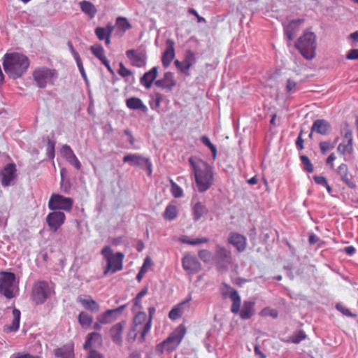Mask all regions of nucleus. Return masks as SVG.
I'll return each instance as SVG.
<instances>
[{
  "label": "nucleus",
  "instance_id": "f257e3e1",
  "mask_svg": "<svg viewBox=\"0 0 358 358\" xmlns=\"http://www.w3.org/2000/svg\"><path fill=\"white\" fill-rule=\"evenodd\" d=\"M189 162L192 169L199 192L207 191L214 181L213 168L205 161L196 157H190Z\"/></svg>",
  "mask_w": 358,
  "mask_h": 358
},
{
  "label": "nucleus",
  "instance_id": "f03ea898",
  "mask_svg": "<svg viewBox=\"0 0 358 358\" xmlns=\"http://www.w3.org/2000/svg\"><path fill=\"white\" fill-rule=\"evenodd\" d=\"M29 66V58L21 53H6L3 62V69L9 77L18 78L27 70Z\"/></svg>",
  "mask_w": 358,
  "mask_h": 358
},
{
  "label": "nucleus",
  "instance_id": "7ed1b4c3",
  "mask_svg": "<svg viewBox=\"0 0 358 358\" xmlns=\"http://www.w3.org/2000/svg\"><path fill=\"white\" fill-rule=\"evenodd\" d=\"M229 298L232 301L231 311L234 314H239L242 320H249L255 314V302L252 301H244L241 308V299L236 290H231Z\"/></svg>",
  "mask_w": 358,
  "mask_h": 358
},
{
  "label": "nucleus",
  "instance_id": "20e7f679",
  "mask_svg": "<svg viewBox=\"0 0 358 358\" xmlns=\"http://www.w3.org/2000/svg\"><path fill=\"white\" fill-rule=\"evenodd\" d=\"M295 47L306 59H313L317 48L315 34L311 31L304 32L296 42Z\"/></svg>",
  "mask_w": 358,
  "mask_h": 358
},
{
  "label": "nucleus",
  "instance_id": "39448f33",
  "mask_svg": "<svg viewBox=\"0 0 358 358\" xmlns=\"http://www.w3.org/2000/svg\"><path fill=\"white\" fill-rule=\"evenodd\" d=\"M101 254L107 262L106 268L103 271L104 275L109 272L114 273L122 269L124 256L122 252L113 253L110 247L106 246L102 249Z\"/></svg>",
  "mask_w": 358,
  "mask_h": 358
},
{
  "label": "nucleus",
  "instance_id": "423d86ee",
  "mask_svg": "<svg viewBox=\"0 0 358 358\" xmlns=\"http://www.w3.org/2000/svg\"><path fill=\"white\" fill-rule=\"evenodd\" d=\"M52 282L45 280L36 282L32 288L31 299L38 305L43 304L54 294Z\"/></svg>",
  "mask_w": 358,
  "mask_h": 358
},
{
  "label": "nucleus",
  "instance_id": "0eeeda50",
  "mask_svg": "<svg viewBox=\"0 0 358 358\" xmlns=\"http://www.w3.org/2000/svg\"><path fill=\"white\" fill-rule=\"evenodd\" d=\"M15 275L10 272L0 273V294L8 299L15 296L17 291Z\"/></svg>",
  "mask_w": 358,
  "mask_h": 358
},
{
  "label": "nucleus",
  "instance_id": "6e6552de",
  "mask_svg": "<svg viewBox=\"0 0 358 358\" xmlns=\"http://www.w3.org/2000/svg\"><path fill=\"white\" fill-rule=\"evenodd\" d=\"M34 80L38 87L43 89L52 83L53 80L57 78L56 71L46 67H40L36 69L32 73Z\"/></svg>",
  "mask_w": 358,
  "mask_h": 358
},
{
  "label": "nucleus",
  "instance_id": "1a4fd4ad",
  "mask_svg": "<svg viewBox=\"0 0 358 358\" xmlns=\"http://www.w3.org/2000/svg\"><path fill=\"white\" fill-rule=\"evenodd\" d=\"M232 260L230 250L223 245H216L214 252V262L218 270L227 271L229 265L232 263Z\"/></svg>",
  "mask_w": 358,
  "mask_h": 358
},
{
  "label": "nucleus",
  "instance_id": "9d476101",
  "mask_svg": "<svg viewBox=\"0 0 358 358\" xmlns=\"http://www.w3.org/2000/svg\"><path fill=\"white\" fill-rule=\"evenodd\" d=\"M147 321L148 317L145 312L139 311L135 315L133 320V326L128 334L129 341H134L138 333L141 334V338L143 341L145 339L146 335L143 336V334Z\"/></svg>",
  "mask_w": 358,
  "mask_h": 358
},
{
  "label": "nucleus",
  "instance_id": "9b49d317",
  "mask_svg": "<svg viewBox=\"0 0 358 358\" xmlns=\"http://www.w3.org/2000/svg\"><path fill=\"white\" fill-rule=\"evenodd\" d=\"M73 201L70 197H66L59 194H52L48 201V208L52 210H62L70 211L72 209Z\"/></svg>",
  "mask_w": 358,
  "mask_h": 358
},
{
  "label": "nucleus",
  "instance_id": "f8f14e48",
  "mask_svg": "<svg viewBox=\"0 0 358 358\" xmlns=\"http://www.w3.org/2000/svg\"><path fill=\"white\" fill-rule=\"evenodd\" d=\"M186 333L185 328L180 325L162 343L164 350L173 351L181 343Z\"/></svg>",
  "mask_w": 358,
  "mask_h": 358
},
{
  "label": "nucleus",
  "instance_id": "ddd939ff",
  "mask_svg": "<svg viewBox=\"0 0 358 358\" xmlns=\"http://www.w3.org/2000/svg\"><path fill=\"white\" fill-rule=\"evenodd\" d=\"M123 162L145 169L148 176L152 174V164L149 158L144 157L138 154H129L123 157Z\"/></svg>",
  "mask_w": 358,
  "mask_h": 358
},
{
  "label": "nucleus",
  "instance_id": "4468645a",
  "mask_svg": "<svg viewBox=\"0 0 358 358\" xmlns=\"http://www.w3.org/2000/svg\"><path fill=\"white\" fill-rule=\"evenodd\" d=\"M17 169L15 164L11 163L7 164L1 171V185L3 187H8L14 185L17 178Z\"/></svg>",
  "mask_w": 358,
  "mask_h": 358
},
{
  "label": "nucleus",
  "instance_id": "2eb2a0df",
  "mask_svg": "<svg viewBox=\"0 0 358 358\" xmlns=\"http://www.w3.org/2000/svg\"><path fill=\"white\" fill-rule=\"evenodd\" d=\"M352 141V131H347L345 133L343 143H341L337 147L338 152L344 157L345 161L348 160L347 155H351L354 152Z\"/></svg>",
  "mask_w": 358,
  "mask_h": 358
},
{
  "label": "nucleus",
  "instance_id": "dca6fc26",
  "mask_svg": "<svg viewBox=\"0 0 358 358\" xmlns=\"http://www.w3.org/2000/svg\"><path fill=\"white\" fill-rule=\"evenodd\" d=\"M66 220L65 214L59 210H53L48 214L46 222L51 230L56 232L64 223Z\"/></svg>",
  "mask_w": 358,
  "mask_h": 358
},
{
  "label": "nucleus",
  "instance_id": "f3484780",
  "mask_svg": "<svg viewBox=\"0 0 358 358\" xmlns=\"http://www.w3.org/2000/svg\"><path fill=\"white\" fill-rule=\"evenodd\" d=\"M126 55L129 59L131 65L134 66L141 68L146 64V53L142 50H128L126 52Z\"/></svg>",
  "mask_w": 358,
  "mask_h": 358
},
{
  "label": "nucleus",
  "instance_id": "a211bd4d",
  "mask_svg": "<svg viewBox=\"0 0 358 358\" xmlns=\"http://www.w3.org/2000/svg\"><path fill=\"white\" fill-rule=\"evenodd\" d=\"M182 265L184 270L189 274H194L198 273L201 268V265L195 256L187 255L182 259Z\"/></svg>",
  "mask_w": 358,
  "mask_h": 358
},
{
  "label": "nucleus",
  "instance_id": "6ab92c4d",
  "mask_svg": "<svg viewBox=\"0 0 358 358\" xmlns=\"http://www.w3.org/2000/svg\"><path fill=\"white\" fill-rule=\"evenodd\" d=\"M304 22L303 19L292 20L289 24L284 26V34L287 39L291 41L299 29L300 25Z\"/></svg>",
  "mask_w": 358,
  "mask_h": 358
},
{
  "label": "nucleus",
  "instance_id": "aec40b11",
  "mask_svg": "<svg viewBox=\"0 0 358 358\" xmlns=\"http://www.w3.org/2000/svg\"><path fill=\"white\" fill-rule=\"evenodd\" d=\"M228 242L233 245L240 252L244 251L246 248V238L238 233H230Z\"/></svg>",
  "mask_w": 358,
  "mask_h": 358
},
{
  "label": "nucleus",
  "instance_id": "412c9836",
  "mask_svg": "<svg viewBox=\"0 0 358 358\" xmlns=\"http://www.w3.org/2000/svg\"><path fill=\"white\" fill-rule=\"evenodd\" d=\"M331 129L330 124L325 120H316L312 124V132H315L320 135H328L331 132Z\"/></svg>",
  "mask_w": 358,
  "mask_h": 358
},
{
  "label": "nucleus",
  "instance_id": "4be33fe9",
  "mask_svg": "<svg viewBox=\"0 0 358 358\" xmlns=\"http://www.w3.org/2000/svg\"><path fill=\"white\" fill-rule=\"evenodd\" d=\"M125 322H121L113 325L110 329V336L113 343L118 345L122 344V332Z\"/></svg>",
  "mask_w": 358,
  "mask_h": 358
},
{
  "label": "nucleus",
  "instance_id": "5701e85b",
  "mask_svg": "<svg viewBox=\"0 0 358 358\" xmlns=\"http://www.w3.org/2000/svg\"><path fill=\"white\" fill-rule=\"evenodd\" d=\"M175 57L174 42L171 39L166 41V49L162 55V64L167 68Z\"/></svg>",
  "mask_w": 358,
  "mask_h": 358
},
{
  "label": "nucleus",
  "instance_id": "b1692460",
  "mask_svg": "<svg viewBox=\"0 0 358 358\" xmlns=\"http://www.w3.org/2000/svg\"><path fill=\"white\" fill-rule=\"evenodd\" d=\"M155 85L169 91L171 90L176 85L173 74L171 72L165 73L162 79L157 80L155 82Z\"/></svg>",
  "mask_w": 358,
  "mask_h": 358
},
{
  "label": "nucleus",
  "instance_id": "393cba45",
  "mask_svg": "<svg viewBox=\"0 0 358 358\" xmlns=\"http://www.w3.org/2000/svg\"><path fill=\"white\" fill-rule=\"evenodd\" d=\"M158 73V68L153 67L150 71L146 72L141 78L140 83L146 89L151 87L153 81L156 79Z\"/></svg>",
  "mask_w": 358,
  "mask_h": 358
},
{
  "label": "nucleus",
  "instance_id": "a878e982",
  "mask_svg": "<svg viewBox=\"0 0 358 358\" xmlns=\"http://www.w3.org/2000/svg\"><path fill=\"white\" fill-rule=\"evenodd\" d=\"M54 355L57 357L74 358L73 345L69 343L62 348H57L54 350Z\"/></svg>",
  "mask_w": 358,
  "mask_h": 358
},
{
  "label": "nucleus",
  "instance_id": "bb28decb",
  "mask_svg": "<svg viewBox=\"0 0 358 358\" xmlns=\"http://www.w3.org/2000/svg\"><path fill=\"white\" fill-rule=\"evenodd\" d=\"M127 106L131 110H140L143 113L148 111L147 106L143 103L142 100L137 97H131L126 100Z\"/></svg>",
  "mask_w": 358,
  "mask_h": 358
},
{
  "label": "nucleus",
  "instance_id": "cd10ccee",
  "mask_svg": "<svg viewBox=\"0 0 358 358\" xmlns=\"http://www.w3.org/2000/svg\"><path fill=\"white\" fill-rule=\"evenodd\" d=\"M101 343V335L97 332H92L88 334L87 341H85L83 348L84 349H89L92 346L100 345Z\"/></svg>",
  "mask_w": 358,
  "mask_h": 358
},
{
  "label": "nucleus",
  "instance_id": "c85d7f7f",
  "mask_svg": "<svg viewBox=\"0 0 358 358\" xmlns=\"http://www.w3.org/2000/svg\"><path fill=\"white\" fill-rule=\"evenodd\" d=\"M207 212L206 207L201 202H196L192 208L193 220L195 222L198 221Z\"/></svg>",
  "mask_w": 358,
  "mask_h": 358
},
{
  "label": "nucleus",
  "instance_id": "c756f323",
  "mask_svg": "<svg viewBox=\"0 0 358 358\" xmlns=\"http://www.w3.org/2000/svg\"><path fill=\"white\" fill-rule=\"evenodd\" d=\"M80 6L81 10L88 15L90 18L94 17L97 10L93 3L87 1H83L80 2Z\"/></svg>",
  "mask_w": 358,
  "mask_h": 358
},
{
  "label": "nucleus",
  "instance_id": "7c9ffc66",
  "mask_svg": "<svg viewBox=\"0 0 358 358\" xmlns=\"http://www.w3.org/2000/svg\"><path fill=\"white\" fill-rule=\"evenodd\" d=\"M113 31V26L110 24L106 27H96L95 34L100 41H103L107 36H110Z\"/></svg>",
  "mask_w": 358,
  "mask_h": 358
},
{
  "label": "nucleus",
  "instance_id": "2f4dec72",
  "mask_svg": "<svg viewBox=\"0 0 358 358\" xmlns=\"http://www.w3.org/2000/svg\"><path fill=\"white\" fill-rule=\"evenodd\" d=\"M187 310L182 306V304L178 303L170 310L169 317L172 320H176L180 317Z\"/></svg>",
  "mask_w": 358,
  "mask_h": 358
},
{
  "label": "nucleus",
  "instance_id": "473e14b6",
  "mask_svg": "<svg viewBox=\"0 0 358 358\" xmlns=\"http://www.w3.org/2000/svg\"><path fill=\"white\" fill-rule=\"evenodd\" d=\"M116 319L112 309L106 310L97 317V320L102 324H108Z\"/></svg>",
  "mask_w": 358,
  "mask_h": 358
},
{
  "label": "nucleus",
  "instance_id": "72a5a7b5",
  "mask_svg": "<svg viewBox=\"0 0 358 358\" xmlns=\"http://www.w3.org/2000/svg\"><path fill=\"white\" fill-rule=\"evenodd\" d=\"M182 62L185 64V69L189 70L191 66L196 63L195 54L190 50H187Z\"/></svg>",
  "mask_w": 358,
  "mask_h": 358
},
{
  "label": "nucleus",
  "instance_id": "f704fd0d",
  "mask_svg": "<svg viewBox=\"0 0 358 358\" xmlns=\"http://www.w3.org/2000/svg\"><path fill=\"white\" fill-rule=\"evenodd\" d=\"M79 301L89 310L96 312L99 310V304L92 299H80Z\"/></svg>",
  "mask_w": 358,
  "mask_h": 358
},
{
  "label": "nucleus",
  "instance_id": "c9c22d12",
  "mask_svg": "<svg viewBox=\"0 0 358 358\" xmlns=\"http://www.w3.org/2000/svg\"><path fill=\"white\" fill-rule=\"evenodd\" d=\"M178 215L177 208L174 205H169L166 206L164 213V217L167 220H173Z\"/></svg>",
  "mask_w": 358,
  "mask_h": 358
},
{
  "label": "nucleus",
  "instance_id": "e433bc0d",
  "mask_svg": "<svg viewBox=\"0 0 358 358\" xmlns=\"http://www.w3.org/2000/svg\"><path fill=\"white\" fill-rule=\"evenodd\" d=\"M20 311L17 309L14 308L13 310V322L12 325L9 327L10 330L11 331H16L18 330L20 327Z\"/></svg>",
  "mask_w": 358,
  "mask_h": 358
},
{
  "label": "nucleus",
  "instance_id": "4c0bfd02",
  "mask_svg": "<svg viewBox=\"0 0 358 358\" xmlns=\"http://www.w3.org/2000/svg\"><path fill=\"white\" fill-rule=\"evenodd\" d=\"M78 322L82 327H90L93 322V317L86 312H81L78 315Z\"/></svg>",
  "mask_w": 358,
  "mask_h": 358
},
{
  "label": "nucleus",
  "instance_id": "58836bf2",
  "mask_svg": "<svg viewBox=\"0 0 358 358\" xmlns=\"http://www.w3.org/2000/svg\"><path fill=\"white\" fill-rule=\"evenodd\" d=\"M116 25L118 29L124 33L127 30L131 27V24L124 17H118L116 19Z\"/></svg>",
  "mask_w": 358,
  "mask_h": 358
},
{
  "label": "nucleus",
  "instance_id": "ea45409f",
  "mask_svg": "<svg viewBox=\"0 0 358 358\" xmlns=\"http://www.w3.org/2000/svg\"><path fill=\"white\" fill-rule=\"evenodd\" d=\"M198 256L204 263H210L213 260L214 261V255L208 250H199Z\"/></svg>",
  "mask_w": 358,
  "mask_h": 358
},
{
  "label": "nucleus",
  "instance_id": "a19ab883",
  "mask_svg": "<svg viewBox=\"0 0 358 358\" xmlns=\"http://www.w3.org/2000/svg\"><path fill=\"white\" fill-rule=\"evenodd\" d=\"M91 51L92 54L97 57L101 62L102 59H106L105 51L101 45H92L91 46Z\"/></svg>",
  "mask_w": 358,
  "mask_h": 358
},
{
  "label": "nucleus",
  "instance_id": "79ce46f5",
  "mask_svg": "<svg viewBox=\"0 0 358 358\" xmlns=\"http://www.w3.org/2000/svg\"><path fill=\"white\" fill-rule=\"evenodd\" d=\"M163 99V96L160 93H155V96L150 101L149 104L152 110H157Z\"/></svg>",
  "mask_w": 358,
  "mask_h": 358
},
{
  "label": "nucleus",
  "instance_id": "37998d69",
  "mask_svg": "<svg viewBox=\"0 0 358 358\" xmlns=\"http://www.w3.org/2000/svg\"><path fill=\"white\" fill-rule=\"evenodd\" d=\"M201 142L207 146L212 152V155L213 159H215L217 157V148L215 145H214L210 141L209 138L206 136H203L201 138Z\"/></svg>",
  "mask_w": 358,
  "mask_h": 358
},
{
  "label": "nucleus",
  "instance_id": "c03bdc74",
  "mask_svg": "<svg viewBox=\"0 0 358 358\" xmlns=\"http://www.w3.org/2000/svg\"><path fill=\"white\" fill-rule=\"evenodd\" d=\"M155 313V308L150 307L148 308L149 317L148 319V321L146 322V325L145 326L144 332L143 334V336L147 335V334L150 331L151 326H152V317H153Z\"/></svg>",
  "mask_w": 358,
  "mask_h": 358
},
{
  "label": "nucleus",
  "instance_id": "a18cd8bd",
  "mask_svg": "<svg viewBox=\"0 0 358 358\" xmlns=\"http://www.w3.org/2000/svg\"><path fill=\"white\" fill-rule=\"evenodd\" d=\"M300 159L301 160L303 165L304 166L303 169L306 171L308 173L313 172V165L312 164L309 158L306 155H301L300 157Z\"/></svg>",
  "mask_w": 358,
  "mask_h": 358
},
{
  "label": "nucleus",
  "instance_id": "49530a36",
  "mask_svg": "<svg viewBox=\"0 0 358 358\" xmlns=\"http://www.w3.org/2000/svg\"><path fill=\"white\" fill-rule=\"evenodd\" d=\"M171 192L175 198H180L182 196V189L176 182L171 181Z\"/></svg>",
  "mask_w": 358,
  "mask_h": 358
},
{
  "label": "nucleus",
  "instance_id": "de8ad7c7",
  "mask_svg": "<svg viewBox=\"0 0 358 358\" xmlns=\"http://www.w3.org/2000/svg\"><path fill=\"white\" fill-rule=\"evenodd\" d=\"M306 337V335L303 331H299L291 336L290 340L294 343H299L304 340Z\"/></svg>",
  "mask_w": 358,
  "mask_h": 358
},
{
  "label": "nucleus",
  "instance_id": "09e8293b",
  "mask_svg": "<svg viewBox=\"0 0 358 358\" xmlns=\"http://www.w3.org/2000/svg\"><path fill=\"white\" fill-rule=\"evenodd\" d=\"M66 161L77 170L81 169V163L74 153L71 155V156H69V157L66 159Z\"/></svg>",
  "mask_w": 358,
  "mask_h": 358
},
{
  "label": "nucleus",
  "instance_id": "8fccbe9b",
  "mask_svg": "<svg viewBox=\"0 0 358 358\" xmlns=\"http://www.w3.org/2000/svg\"><path fill=\"white\" fill-rule=\"evenodd\" d=\"M55 142L52 140H48L47 144V155L48 158L53 159L55 157Z\"/></svg>",
  "mask_w": 358,
  "mask_h": 358
},
{
  "label": "nucleus",
  "instance_id": "3c124183",
  "mask_svg": "<svg viewBox=\"0 0 358 358\" xmlns=\"http://www.w3.org/2000/svg\"><path fill=\"white\" fill-rule=\"evenodd\" d=\"M336 309L340 311L341 313H343L344 315L351 317H356L357 315L352 313L351 311L346 307L342 306L341 304H337L336 306Z\"/></svg>",
  "mask_w": 358,
  "mask_h": 358
},
{
  "label": "nucleus",
  "instance_id": "603ef678",
  "mask_svg": "<svg viewBox=\"0 0 358 358\" xmlns=\"http://www.w3.org/2000/svg\"><path fill=\"white\" fill-rule=\"evenodd\" d=\"M119 66L120 68L117 73L120 76L126 78L132 75V72L129 69H127L122 63H120Z\"/></svg>",
  "mask_w": 358,
  "mask_h": 358
},
{
  "label": "nucleus",
  "instance_id": "864d4df0",
  "mask_svg": "<svg viewBox=\"0 0 358 358\" xmlns=\"http://www.w3.org/2000/svg\"><path fill=\"white\" fill-rule=\"evenodd\" d=\"M334 148V144L331 145L330 141H322L320 143V148L322 154H325L329 150Z\"/></svg>",
  "mask_w": 358,
  "mask_h": 358
},
{
  "label": "nucleus",
  "instance_id": "5fc2aeb1",
  "mask_svg": "<svg viewBox=\"0 0 358 358\" xmlns=\"http://www.w3.org/2000/svg\"><path fill=\"white\" fill-rule=\"evenodd\" d=\"M61 153L66 159L69 156H71L74 152L71 148V147L68 145H64L61 149Z\"/></svg>",
  "mask_w": 358,
  "mask_h": 358
},
{
  "label": "nucleus",
  "instance_id": "6e6d98bb",
  "mask_svg": "<svg viewBox=\"0 0 358 358\" xmlns=\"http://www.w3.org/2000/svg\"><path fill=\"white\" fill-rule=\"evenodd\" d=\"M174 64L176 66V68L182 73H184L185 76H189V70L185 69V64L183 62H180L179 60H176L174 62Z\"/></svg>",
  "mask_w": 358,
  "mask_h": 358
},
{
  "label": "nucleus",
  "instance_id": "4d7b16f0",
  "mask_svg": "<svg viewBox=\"0 0 358 358\" xmlns=\"http://www.w3.org/2000/svg\"><path fill=\"white\" fill-rule=\"evenodd\" d=\"M341 180L345 182L349 187H355V184L350 180L348 173L340 176Z\"/></svg>",
  "mask_w": 358,
  "mask_h": 358
},
{
  "label": "nucleus",
  "instance_id": "13d9d810",
  "mask_svg": "<svg viewBox=\"0 0 358 358\" xmlns=\"http://www.w3.org/2000/svg\"><path fill=\"white\" fill-rule=\"evenodd\" d=\"M296 82H294V80H292L291 79L287 80V85H286V90L288 92H289V93L294 92L295 90H296Z\"/></svg>",
  "mask_w": 358,
  "mask_h": 358
},
{
  "label": "nucleus",
  "instance_id": "bf43d9fd",
  "mask_svg": "<svg viewBox=\"0 0 358 358\" xmlns=\"http://www.w3.org/2000/svg\"><path fill=\"white\" fill-rule=\"evenodd\" d=\"M346 58L350 60L358 59V49H351L349 50Z\"/></svg>",
  "mask_w": 358,
  "mask_h": 358
},
{
  "label": "nucleus",
  "instance_id": "052dcab7",
  "mask_svg": "<svg viewBox=\"0 0 358 358\" xmlns=\"http://www.w3.org/2000/svg\"><path fill=\"white\" fill-rule=\"evenodd\" d=\"M209 238L206 237L196 238L192 240V245H197L203 243H207Z\"/></svg>",
  "mask_w": 358,
  "mask_h": 358
},
{
  "label": "nucleus",
  "instance_id": "680f3d73",
  "mask_svg": "<svg viewBox=\"0 0 358 358\" xmlns=\"http://www.w3.org/2000/svg\"><path fill=\"white\" fill-rule=\"evenodd\" d=\"M192 294L189 293L188 296L186 297V299L180 303V304H182V306H183L187 310H189V302L192 301Z\"/></svg>",
  "mask_w": 358,
  "mask_h": 358
},
{
  "label": "nucleus",
  "instance_id": "e2e57ef3",
  "mask_svg": "<svg viewBox=\"0 0 358 358\" xmlns=\"http://www.w3.org/2000/svg\"><path fill=\"white\" fill-rule=\"evenodd\" d=\"M314 181L316 184L324 186L327 185V180L323 176H313Z\"/></svg>",
  "mask_w": 358,
  "mask_h": 358
},
{
  "label": "nucleus",
  "instance_id": "0e129e2a",
  "mask_svg": "<svg viewBox=\"0 0 358 358\" xmlns=\"http://www.w3.org/2000/svg\"><path fill=\"white\" fill-rule=\"evenodd\" d=\"M348 172V166L345 164H341L337 169V173L341 176Z\"/></svg>",
  "mask_w": 358,
  "mask_h": 358
},
{
  "label": "nucleus",
  "instance_id": "69168bd1",
  "mask_svg": "<svg viewBox=\"0 0 358 358\" xmlns=\"http://www.w3.org/2000/svg\"><path fill=\"white\" fill-rule=\"evenodd\" d=\"M188 12H189V14L195 16L197 18L198 22H206L205 18L201 17V16H200L195 9L189 8L188 10Z\"/></svg>",
  "mask_w": 358,
  "mask_h": 358
},
{
  "label": "nucleus",
  "instance_id": "338daca9",
  "mask_svg": "<svg viewBox=\"0 0 358 358\" xmlns=\"http://www.w3.org/2000/svg\"><path fill=\"white\" fill-rule=\"evenodd\" d=\"M141 298H139L138 296H136L134 299V307H133V311H134L136 309L138 308V309H142V306H141Z\"/></svg>",
  "mask_w": 358,
  "mask_h": 358
},
{
  "label": "nucleus",
  "instance_id": "774afa93",
  "mask_svg": "<svg viewBox=\"0 0 358 358\" xmlns=\"http://www.w3.org/2000/svg\"><path fill=\"white\" fill-rule=\"evenodd\" d=\"M302 131H301L297 137V139L296 141V145L299 150L303 149V139L301 137Z\"/></svg>",
  "mask_w": 358,
  "mask_h": 358
}]
</instances>
